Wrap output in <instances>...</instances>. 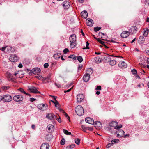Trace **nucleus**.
I'll use <instances>...</instances> for the list:
<instances>
[{"label":"nucleus","instance_id":"obj_19","mask_svg":"<svg viewBox=\"0 0 149 149\" xmlns=\"http://www.w3.org/2000/svg\"><path fill=\"white\" fill-rule=\"evenodd\" d=\"M89 79L90 75L88 74H85L83 76V79L85 82L88 81Z\"/></svg>","mask_w":149,"mask_h":149},{"label":"nucleus","instance_id":"obj_9","mask_svg":"<svg viewBox=\"0 0 149 149\" xmlns=\"http://www.w3.org/2000/svg\"><path fill=\"white\" fill-rule=\"evenodd\" d=\"M54 130V126L51 124L48 125L47 127V131L49 132H52Z\"/></svg>","mask_w":149,"mask_h":149},{"label":"nucleus","instance_id":"obj_25","mask_svg":"<svg viewBox=\"0 0 149 149\" xmlns=\"http://www.w3.org/2000/svg\"><path fill=\"white\" fill-rule=\"evenodd\" d=\"M95 127H97L98 128H100L102 126V124L99 121H95V122L94 124Z\"/></svg>","mask_w":149,"mask_h":149},{"label":"nucleus","instance_id":"obj_56","mask_svg":"<svg viewBox=\"0 0 149 149\" xmlns=\"http://www.w3.org/2000/svg\"><path fill=\"white\" fill-rule=\"evenodd\" d=\"M75 144H73L72 145H70V149H72L73 148H74L75 147Z\"/></svg>","mask_w":149,"mask_h":149},{"label":"nucleus","instance_id":"obj_10","mask_svg":"<svg viewBox=\"0 0 149 149\" xmlns=\"http://www.w3.org/2000/svg\"><path fill=\"white\" fill-rule=\"evenodd\" d=\"M84 95L81 94H79L77 96V102H81L84 100Z\"/></svg>","mask_w":149,"mask_h":149},{"label":"nucleus","instance_id":"obj_29","mask_svg":"<svg viewBox=\"0 0 149 149\" xmlns=\"http://www.w3.org/2000/svg\"><path fill=\"white\" fill-rule=\"evenodd\" d=\"M110 64L111 66H113L115 65L116 63V61L114 60H113L110 61Z\"/></svg>","mask_w":149,"mask_h":149},{"label":"nucleus","instance_id":"obj_6","mask_svg":"<svg viewBox=\"0 0 149 149\" xmlns=\"http://www.w3.org/2000/svg\"><path fill=\"white\" fill-rule=\"evenodd\" d=\"M47 107V104H41L38 106V109L42 111L46 110Z\"/></svg>","mask_w":149,"mask_h":149},{"label":"nucleus","instance_id":"obj_55","mask_svg":"<svg viewBox=\"0 0 149 149\" xmlns=\"http://www.w3.org/2000/svg\"><path fill=\"white\" fill-rule=\"evenodd\" d=\"M85 128L86 129V130H88L90 131H92L93 130L92 128L89 127H86Z\"/></svg>","mask_w":149,"mask_h":149},{"label":"nucleus","instance_id":"obj_12","mask_svg":"<svg viewBox=\"0 0 149 149\" xmlns=\"http://www.w3.org/2000/svg\"><path fill=\"white\" fill-rule=\"evenodd\" d=\"M130 35V32L128 31H125L122 32L121 34V36L122 38H126Z\"/></svg>","mask_w":149,"mask_h":149},{"label":"nucleus","instance_id":"obj_1","mask_svg":"<svg viewBox=\"0 0 149 149\" xmlns=\"http://www.w3.org/2000/svg\"><path fill=\"white\" fill-rule=\"evenodd\" d=\"M76 39V35L74 34L71 35L69 38L70 46L72 48H73L75 47Z\"/></svg>","mask_w":149,"mask_h":149},{"label":"nucleus","instance_id":"obj_3","mask_svg":"<svg viewBox=\"0 0 149 149\" xmlns=\"http://www.w3.org/2000/svg\"><path fill=\"white\" fill-rule=\"evenodd\" d=\"M24 97L22 95H19L14 96L13 98V100L16 102L21 101L23 100Z\"/></svg>","mask_w":149,"mask_h":149},{"label":"nucleus","instance_id":"obj_5","mask_svg":"<svg viewBox=\"0 0 149 149\" xmlns=\"http://www.w3.org/2000/svg\"><path fill=\"white\" fill-rule=\"evenodd\" d=\"M9 60L12 62H15L18 61V57L15 55H12L10 56Z\"/></svg>","mask_w":149,"mask_h":149},{"label":"nucleus","instance_id":"obj_59","mask_svg":"<svg viewBox=\"0 0 149 149\" xmlns=\"http://www.w3.org/2000/svg\"><path fill=\"white\" fill-rule=\"evenodd\" d=\"M58 110L60 112H62L63 113H65V111L62 109L59 108L58 109Z\"/></svg>","mask_w":149,"mask_h":149},{"label":"nucleus","instance_id":"obj_31","mask_svg":"<svg viewBox=\"0 0 149 149\" xmlns=\"http://www.w3.org/2000/svg\"><path fill=\"white\" fill-rule=\"evenodd\" d=\"M99 34L101 35H103V36H101V38H102V39L103 40H106V38H105V37H106V36H105L103 33H99Z\"/></svg>","mask_w":149,"mask_h":149},{"label":"nucleus","instance_id":"obj_51","mask_svg":"<svg viewBox=\"0 0 149 149\" xmlns=\"http://www.w3.org/2000/svg\"><path fill=\"white\" fill-rule=\"evenodd\" d=\"M56 118V119L60 123H61V119L59 117V118H56H56Z\"/></svg>","mask_w":149,"mask_h":149},{"label":"nucleus","instance_id":"obj_27","mask_svg":"<svg viewBox=\"0 0 149 149\" xmlns=\"http://www.w3.org/2000/svg\"><path fill=\"white\" fill-rule=\"evenodd\" d=\"M93 72L92 69L91 68H88L86 70V74H88L89 75L92 74Z\"/></svg>","mask_w":149,"mask_h":149},{"label":"nucleus","instance_id":"obj_16","mask_svg":"<svg viewBox=\"0 0 149 149\" xmlns=\"http://www.w3.org/2000/svg\"><path fill=\"white\" fill-rule=\"evenodd\" d=\"M49 147V145L47 143H45L42 144L41 146L40 149H48Z\"/></svg>","mask_w":149,"mask_h":149},{"label":"nucleus","instance_id":"obj_48","mask_svg":"<svg viewBox=\"0 0 149 149\" xmlns=\"http://www.w3.org/2000/svg\"><path fill=\"white\" fill-rule=\"evenodd\" d=\"M49 66V64L47 63H46L44 65V67L45 68H47Z\"/></svg>","mask_w":149,"mask_h":149},{"label":"nucleus","instance_id":"obj_41","mask_svg":"<svg viewBox=\"0 0 149 149\" xmlns=\"http://www.w3.org/2000/svg\"><path fill=\"white\" fill-rule=\"evenodd\" d=\"M65 143V139L63 138H62V140H61V142H60V144L61 145H64Z\"/></svg>","mask_w":149,"mask_h":149},{"label":"nucleus","instance_id":"obj_33","mask_svg":"<svg viewBox=\"0 0 149 149\" xmlns=\"http://www.w3.org/2000/svg\"><path fill=\"white\" fill-rule=\"evenodd\" d=\"M63 131L64 134L67 135H70L71 134L70 132H68L67 130L65 129H63Z\"/></svg>","mask_w":149,"mask_h":149},{"label":"nucleus","instance_id":"obj_13","mask_svg":"<svg viewBox=\"0 0 149 149\" xmlns=\"http://www.w3.org/2000/svg\"><path fill=\"white\" fill-rule=\"evenodd\" d=\"M29 89L32 93H40V92L38 91L36 88L34 87H31L29 88Z\"/></svg>","mask_w":149,"mask_h":149},{"label":"nucleus","instance_id":"obj_45","mask_svg":"<svg viewBox=\"0 0 149 149\" xmlns=\"http://www.w3.org/2000/svg\"><path fill=\"white\" fill-rule=\"evenodd\" d=\"M35 77L37 78L38 79L40 80L42 79V77L41 75H39L35 76Z\"/></svg>","mask_w":149,"mask_h":149},{"label":"nucleus","instance_id":"obj_60","mask_svg":"<svg viewBox=\"0 0 149 149\" xmlns=\"http://www.w3.org/2000/svg\"><path fill=\"white\" fill-rule=\"evenodd\" d=\"M145 3L146 4H149V0H146Z\"/></svg>","mask_w":149,"mask_h":149},{"label":"nucleus","instance_id":"obj_37","mask_svg":"<svg viewBox=\"0 0 149 149\" xmlns=\"http://www.w3.org/2000/svg\"><path fill=\"white\" fill-rule=\"evenodd\" d=\"M101 28L100 27H94V30L95 32H97L101 29Z\"/></svg>","mask_w":149,"mask_h":149},{"label":"nucleus","instance_id":"obj_53","mask_svg":"<svg viewBox=\"0 0 149 149\" xmlns=\"http://www.w3.org/2000/svg\"><path fill=\"white\" fill-rule=\"evenodd\" d=\"M122 127V125L120 124L119 126L117 125L116 127V129H120Z\"/></svg>","mask_w":149,"mask_h":149},{"label":"nucleus","instance_id":"obj_50","mask_svg":"<svg viewBox=\"0 0 149 149\" xmlns=\"http://www.w3.org/2000/svg\"><path fill=\"white\" fill-rule=\"evenodd\" d=\"M112 145V143H108L106 146V148H109L110 146H111Z\"/></svg>","mask_w":149,"mask_h":149},{"label":"nucleus","instance_id":"obj_61","mask_svg":"<svg viewBox=\"0 0 149 149\" xmlns=\"http://www.w3.org/2000/svg\"><path fill=\"white\" fill-rule=\"evenodd\" d=\"M72 88H71L70 89H69L67 90H65L64 91V93H65L67 92H70L71 89H72Z\"/></svg>","mask_w":149,"mask_h":149},{"label":"nucleus","instance_id":"obj_44","mask_svg":"<svg viewBox=\"0 0 149 149\" xmlns=\"http://www.w3.org/2000/svg\"><path fill=\"white\" fill-rule=\"evenodd\" d=\"M131 72L133 74H136L137 73V71L135 69L132 70Z\"/></svg>","mask_w":149,"mask_h":149},{"label":"nucleus","instance_id":"obj_63","mask_svg":"<svg viewBox=\"0 0 149 149\" xmlns=\"http://www.w3.org/2000/svg\"><path fill=\"white\" fill-rule=\"evenodd\" d=\"M55 85L56 86H57V87L58 88H60L61 87V85H60L58 84H57L56 83H55Z\"/></svg>","mask_w":149,"mask_h":149},{"label":"nucleus","instance_id":"obj_22","mask_svg":"<svg viewBox=\"0 0 149 149\" xmlns=\"http://www.w3.org/2000/svg\"><path fill=\"white\" fill-rule=\"evenodd\" d=\"M82 17L84 18H86L88 16V13L85 10L83 11L81 13Z\"/></svg>","mask_w":149,"mask_h":149},{"label":"nucleus","instance_id":"obj_62","mask_svg":"<svg viewBox=\"0 0 149 149\" xmlns=\"http://www.w3.org/2000/svg\"><path fill=\"white\" fill-rule=\"evenodd\" d=\"M36 100V99L33 98H30V100L31 102H33Z\"/></svg>","mask_w":149,"mask_h":149},{"label":"nucleus","instance_id":"obj_34","mask_svg":"<svg viewBox=\"0 0 149 149\" xmlns=\"http://www.w3.org/2000/svg\"><path fill=\"white\" fill-rule=\"evenodd\" d=\"M119 141V140L118 139H115L113 140H112L111 141V143H112V145L113 144L118 143Z\"/></svg>","mask_w":149,"mask_h":149},{"label":"nucleus","instance_id":"obj_35","mask_svg":"<svg viewBox=\"0 0 149 149\" xmlns=\"http://www.w3.org/2000/svg\"><path fill=\"white\" fill-rule=\"evenodd\" d=\"M149 32V30L148 29H146L144 32L143 35L145 36H147L148 35Z\"/></svg>","mask_w":149,"mask_h":149},{"label":"nucleus","instance_id":"obj_57","mask_svg":"<svg viewBox=\"0 0 149 149\" xmlns=\"http://www.w3.org/2000/svg\"><path fill=\"white\" fill-rule=\"evenodd\" d=\"M6 47H3L2 48H0V50L3 51L5 50L6 48Z\"/></svg>","mask_w":149,"mask_h":149},{"label":"nucleus","instance_id":"obj_47","mask_svg":"<svg viewBox=\"0 0 149 149\" xmlns=\"http://www.w3.org/2000/svg\"><path fill=\"white\" fill-rule=\"evenodd\" d=\"M19 90L22 93H24V94H25V93H26V92L24 90V89H22V88H19Z\"/></svg>","mask_w":149,"mask_h":149},{"label":"nucleus","instance_id":"obj_64","mask_svg":"<svg viewBox=\"0 0 149 149\" xmlns=\"http://www.w3.org/2000/svg\"><path fill=\"white\" fill-rule=\"evenodd\" d=\"M56 107V108L58 109L60 108L59 107H60V105L59 104H55V105Z\"/></svg>","mask_w":149,"mask_h":149},{"label":"nucleus","instance_id":"obj_36","mask_svg":"<svg viewBox=\"0 0 149 149\" xmlns=\"http://www.w3.org/2000/svg\"><path fill=\"white\" fill-rule=\"evenodd\" d=\"M77 59L80 63L81 62L83 61V58L81 56H78L77 57Z\"/></svg>","mask_w":149,"mask_h":149},{"label":"nucleus","instance_id":"obj_52","mask_svg":"<svg viewBox=\"0 0 149 149\" xmlns=\"http://www.w3.org/2000/svg\"><path fill=\"white\" fill-rule=\"evenodd\" d=\"M101 87L100 86H97L95 88L96 90H101Z\"/></svg>","mask_w":149,"mask_h":149},{"label":"nucleus","instance_id":"obj_28","mask_svg":"<svg viewBox=\"0 0 149 149\" xmlns=\"http://www.w3.org/2000/svg\"><path fill=\"white\" fill-rule=\"evenodd\" d=\"M139 41L141 43L143 44L145 41V39L143 36H140L139 37Z\"/></svg>","mask_w":149,"mask_h":149},{"label":"nucleus","instance_id":"obj_46","mask_svg":"<svg viewBox=\"0 0 149 149\" xmlns=\"http://www.w3.org/2000/svg\"><path fill=\"white\" fill-rule=\"evenodd\" d=\"M63 113L64 114L65 117H66L67 119L69 120L70 121V117L68 115V114L65 112V113Z\"/></svg>","mask_w":149,"mask_h":149},{"label":"nucleus","instance_id":"obj_49","mask_svg":"<svg viewBox=\"0 0 149 149\" xmlns=\"http://www.w3.org/2000/svg\"><path fill=\"white\" fill-rule=\"evenodd\" d=\"M68 51V49L67 48H66L63 50V52L65 54Z\"/></svg>","mask_w":149,"mask_h":149},{"label":"nucleus","instance_id":"obj_42","mask_svg":"<svg viewBox=\"0 0 149 149\" xmlns=\"http://www.w3.org/2000/svg\"><path fill=\"white\" fill-rule=\"evenodd\" d=\"M42 79L43 81H44L46 80H49L50 79V77H43L42 78Z\"/></svg>","mask_w":149,"mask_h":149},{"label":"nucleus","instance_id":"obj_24","mask_svg":"<svg viewBox=\"0 0 149 149\" xmlns=\"http://www.w3.org/2000/svg\"><path fill=\"white\" fill-rule=\"evenodd\" d=\"M117 133H119L120 134V137H122L125 135V132L122 130H119L117 132Z\"/></svg>","mask_w":149,"mask_h":149},{"label":"nucleus","instance_id":"obj_21","mask_svg":"<svg viewBox=\"0 0 149 149\" xmlns=\"http://www.w3.org/2000/svg\"><path fill=\"white\" fill-rule=\"evenodd\" d=\"M137 30V28L135 26H133L130 28V31L132 33H134L136 32Z\"/></svg>","mask_w":149,"mask_h":149},{"label":"nucleus","instance_id":"obj_43","mask_svg":"<svg viewBox=\"0 0 149 149\" xmlns=\"http://www.w3.org/2000/svg\"><path fill=\"white\" fill-rule=\"evenodd\" d=\"M54 100L55 101H54L52 100H51V101L55 104H55L57 105L58 104H59L58 102L56 100V98H54Z\"/></svg>","mask_w":149,"mask_h":149},{"label":"nucleus","instance_id":"obj_4","mask_svg":"<svg viewBox=\"0 0 149 149\" xmlns=\"http://www.w3.org/2000/svg\"><path fill=\"white\" fill-rule=\"evenodd\" d=\"M12 100V97L9 95H6L3 96V101L6 102H10Z\"/></svg>","mask_w":149,"mask_h":149},{"label":"nucleus","instance_id":"obj_23","mask_svg":"<svg viewBox=\"0 0 149 149\" xmlns=\"http://www.w3.org/2000/svg\"><path fill=\"white\" fill-rule=\"evenodd\" d=\"M111 56V55H108L105 56L104 57V61L105 62H109L111 61V58L110 56Z\"/></svg>","mask_w":149,"mask_h":149},{"label":"nucleus","instance_id":"obj_58","mask_svg":"<svg viewBox=\"0 0 149 149\" xmlns=\"http://www.w3.org/2000/svg\"><path fill=\"white\" fill-rule=\"evenodd\" d=\"M82 128L83 129V130L84 132H85V130H86V129L85 128L86 127H85L84 126V125H82Z\"/></svg>","mask_w":149,"mask_h":149},{"label":"nucleus","instance_id":"obj_20","mask_svg":"<svg viewBox=\"0 0 149 149\" xmlns=\"http://www.w3.org/2000/svg\"><path fill=\"white\" fill-rule=\"evenodd\" d=\"M69 2L68 1H64L63 4V6L64 8L67 9L70 6Z\"/></svg>","mask_w":149,"mask_h":149},{"label":"nucleus","instance_id":"obj_38","mask_svg":"<svg viewBox=\"0 0 149 149\" xmlns=\"http://www.w3.org/2000/svg\"><path fill=\"white\" fill-rule=\"evenodd\" d=\"M69 58H71L74 60H76V56L74 55H70L69 56Z\"/></svg>","mask_w":149,"mask_h":149},{"label":"nucleus","instance_id":"obj_8","mask_svg":"<svg viewBox=\"0 0 149 149\" xmlns=\"http://www.w3.org/2000/svg\"><path fill=\"white\" fill-rule=\"evenodd\" d=\"M6 77L9 81H14L15 80V78H13L11 74L9 72H7L6 73Z\"/></svg>","mask_w":149,"mask_h":149},{"label":"nucleus","instance_id":"obj_54","mask_svg":"<svg viewBox=\"0 0 149 149\" xmlns=\"http://www.w3.org/2000/svg\"><path fill=\"white\" fill-rule=\"evenodd\" d=\"M82 68V65H79L78 67V69L79 70H81Z\"/></svg>","mask_w":149,"mask_h":149},{"label":"nucleus","instance_id":"obj_2","mask_svg":"<svg viewBox=\"0 0 149 149\" xmlns=\"http://www.w3.org/2000/svg\"><path fill=\"white\" fill-rule=\"evenodd\" d=\"M75 111L79 116H81L84 113L83 108L80 105H78L75 108Z\"/></svg>","mask_w":149,"mask_h":149},{"label":"nucleus","instance_id":"obj_17","mask_svg":"<svg viewBox=\"0 0 149 149\" xmlns=\"http://www.w3.org/2000/svg\"><path fill=\"white\" fill-rule=\"evenodd\" d=\"M118 125V123L116 121H113L109 123V125L110 127H114L115 129Z\"/></svg>","mask_w":149,"mask_h":149},{"label":"nucleus","instance_id":"obj_32","mask_svg":"<svg viewBox=\"0 0 149 149\" xmlns=\"http://www.w3.org/2000/svg\"><path fill=\"white\" fill-rule=\"evenodd\" d=\"M98 42L100 43H101V44H102V45H103L104 46H105V47L106 48H108V47H107L104 44V42L103 41H102V40H100L99 39H98Z\"/></svg>","mask_w":149,"mask_h":149},{"label":"nucleus","instance_id":"obj_18","mask_svg":"<svg viewBox=\"0 0 149 149\" xmlns=\"http://www.w3.org/2000/svg\"><path fill=\"white\" fill-rule=\"evenodd\" d=\"M46 117L48 118L51 120H54L56 118V116L54 115L52 113H49L47 114Z\"/></svg>","mask_w":149,"mask_h":149},{"label":"nucleus","instance_id":"obj_11","mask_svg":"<svg viewBox=\"0 0 149 149\" xmlns=\"http://www.w3.org/2000/svg\"><path fill=\"white\" fill-rule=\"evenodd\" d=\"M86 23L87 26H92L93 24V21L90 18H88L86 20Z\"/></svg>","mask_w":149,"mask_h":149},{"label":"nucleus","instance_id":"obj_26","mask_svg":"<svg viewBox=\"0 0 149 149\" xmlns=\"http://www.w3.org/2000/svg\"><path fill=\"white\" fill-rule=\"evenodd\" d=\"M61 54L60 53H57L54 55V57L56 59H59L61 57Z\"/></svg>","mask_w":149,"mask_h":149},{"label":"nucleus","instance_id":"obj_30","mask_svg":"<svg viewBox=\"0 0 149 149\" xmlns=\"http://www.w3.org/2000/svg\"><path fill=\"white\" fill-rule=\"evenodd\" d=\"M52 137V135L51 134H48L46 136V139L49 141H50Z\"/></svg>","mask_w":149,"mask_h":149},{"label":"nucleus","instance_id":"obj_7","mask_svg":"<svg viewBox=\"0 0 149 149\" xmlns=\"http://www.w3.org/2000/svg\"><path fill=\"white\" fill-rule=\"evenodd\" d=\"M40 69L38 68H33L31 70V72L33 74L38 75L40 72Z\"/></svg>","mask_w":149,"mask_h":149},{"label":"nucleus","instance_id":"obj_40","mask_svg":"<svg viewBox=\"0 0 149 149\" xmlns=\"http://www.w3.org/2000/svg\"><path fill=\"white\" fill-rule=\"evenodd\" d=\"M80 140L79 139H76L75 140V143L76 144L79 145L80 143Z\"/></svg>","mask_w":149,"mask_h":149},{"label":"nucleus","instance_id":"obj_39","mask_svg":"<svg viewBox=\"0 0 149 149\" xmlns=\"http://www.w3.org/2000/svg\"><path fill=\"white\" fill-rule=\"evenodd\" d=\"M86 47H84L83 48V49H89V47H88V46L89 45V43L87 41L86 42Z\"/></svg>","mask_w":149,"mask_h":149},{"label":"nucleus","instance_id":"obj_14","mask_svg":"<svg viewBox=\"0 0 149 149\" xmlns=\"http://www.w3.org/2000/svg\"><path fill=\"white\" fill-rule=\"evenodd\" d=\"M85 121L87 123L91 124H94L95 123L93 118L90 117L86 118Z\"/></svg>","mask_w":149,"mask_h":149},{"label":"nucleus","instance_id":"obj_15","mask_svg":"<svg viewBox=\"0 0 149 149\" xmlns=\"http://www.w3.org/2000/svg\"><path fill=\"white\" fill-rule=\"evenodd\" d=\"M118 65L120 68H125L127 67V64L124 61L120 62Z\"/></svg>","mask_w":149,"mask_h":149}]
</instances>
